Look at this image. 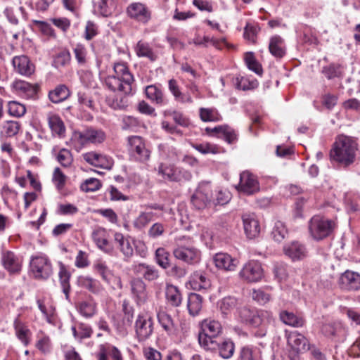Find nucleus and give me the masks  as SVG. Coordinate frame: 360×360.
<instances>
[{
	"label": "nucleus",
	"instance_id": "1",
	"mask_svg": "<svg viewBox=\"0 0 360 360\" xmlns=\"http://www.w3.org/2000/svg\"><path fill=\"white\" fill-rule=\"evenodd\" d=\"M330 162L339 167L347 169L360 161L358 139L345 134L335 137L329 153Z\"/></svg>",
	"mask_w": 360,
	"mask_h": 360
},
{
	"label": "nucleus",
	"instance_id": "2",
	"mask_svg": "<svg viewBox=\"0 0 360 360\" xmlns=\"http://www.w3.org/2000/svg\"><path fill=\"white\" fill-rule=\"evenodd\" d=\"M236 318L241 323L258 328L259 330L255 333V336L257 338L264 337L267 332V327L274 322V316L271 311L255 310L247 306L237 309Z\"/></svg>",
	"mask_w": 360,
	"mask_h": 360
},
{
	"label": "nucleus",
	"instance_id": "3",
	"mask_svg": "<svg viewBox=\"0 0 360 360\" xmlns=\"http://www.w3.org/2000/svg\"><path fill=\"white\" fill-rule=\"evenodd\" d=\"M113 69L115 75L106 78V86L112 91H118L124 95L132 94L134 79L126 63H117L114 65Z\"/></svg>",
	"mask_w": 360,
	"mask_h": 360
},
{
	"label": "nucleus",
	"instance_id": "4",
	"mask_svg": "<svg viewBox=\"0 0 360 360\" xmlns=\"http://www.w3.org/2000/svg\"><path fill=\"white\" fill-rule=\"evenodd\" d=\"M213 191L210 182H200L191 197V203L198 210L209 207L214 202Z\"/></svg>",
	"mask_w": 360,
	"mask_h": 360
},
{
	"label": "nucleus",
	"instance_id": "5",
	"mask_svg": "<svg viewBox=\"0 0 360 360\" xmlns=\"http://www.w3.org/2000/svg\"><path fill=\"white\" fill-rule=\"evenodd\" d=\"M335 226L334 221L315 215L309 221V231L314 240H321L332 233Z\"/></svg>",
	"mask_w": 360,
	"mask_h": 360
},
{
	"label": "nucleus",
	"instance_id": "6",
	"mask_svg": "<svg viewBox=\"0 0 360 360\" xmlns=\"http://www.w3.org/2000/svg\"><path fill=\"white\" fill-rule=\"evenodd\" d=\"M129 154L131 160L139 162H146L150 157V150L146 147L143 139L139 136L128 138Z\"/></svg>",
	"mask_w": 360,
	"mask_h": 360
},
{
	"label": "nucleus",
	"instance_id": "7",
	"mask_svg": "<svg viewBox=\"0 0 360 360\" xmlns=\"http://www.w3.org/2000/svg\"><path fill=\"white\" fill-rule=\"evenodd\" d=\"M201 330L198 334V342L200 345L205 348V342L207 341H215V338L222 333V326L219 321L212 319H205L201 322Z\"/></svg>",
	"mask_w": 360,
	"mask_h": 360
},
{
	"label": "nucleus",
	"instance_id": "8",
	"mask_svg": "<svg viewBox=\"0 0 360 360\" xmlns=\"http://www.w3.org/2000/svg\"><path fill=\"white\" fill-rule=\"evenodd\" d=\"M173 255L176 259L188 264L193 265L200 261L201 252L193 245H178L173 250Z\"/></svg>",
	"mask_w": 360,
	"mask_h": 360
},
{
	"label": "nucleus",
	"instance_id": "9",
	"mask_svg": "<svg viewBox=\"0 0 360 360\" xmlns=\"http://www.w3.org/2000/svg\"><path fill=\"white\" fill-rule=\"evenodd\" d=\"M30 269L37 278L46 279L53 272L49 259L44 256L33 257L30 261Z\"/></svg>",
	"mask_w": 360,
	"mask_h": 360
},
{
	"label": "nucleus",
	"instance_id": "10",
	"mask_svg": "<svg viewBox=\"0 0 360 360\" xmlns=\"http://www.w3.org/2000/svg\"><path fill=\"white\" fill-rule=\"evenodd\" d=\"M239 276L241 279L248 283L260 281L264 276L261 264L253 260L248 262L240 271Z\"/></svg>",
	"mask_w": 360,
	"mask_h": 360
},
{
	"label": "nucleus",
	"instance_id": "11",
	"mask_svg": "<svg viewBox=\"0 0 360 360\" xmlns=\"http://www.w3.org/2000/svg\"><path fill=\"white\" fill-rule=\"evenodd\" d=\"M205 345V349L212 352L218 351L219 356L225 359H230L235 351V345L229 339L210 341V343L206 341Z\"/></svg>",
	"mask_w": 360,
	"mask_h": 360
},
{
	"label": "nucleus",
	"instance_id": "12",
	"mask_svg": "<svg viewBox=\"0 0 360 360\" xmlns=\"http://www.w3.org/2000/svg\"><path fill=\"white\" fill-rule=\"evenodd\" d=\"M135 330L139 341L147 340L153 332L152 318L148 314H139L135 322Z\"/></svg>",
	"mask_w": 360,
	"mask_h": 360
},
{
	"label": "nucleus",
	"instance_id": "13",
	"mask_svg": "<svg viewBox=\"0 0 360 360\" xmlns=\"http://www.w3.org/2000/svg\"><path fill=\"white\" fill-rule=\"evenodd\" d=\"M94 270L102 277L103 280L109 284L113 289H122L121 278L115 276L107 266L105 262L97 261L94 264Z\"/></svg>",
	"mask_w": 360,
	"mask_h": 360
},
{
	"label": "nucleus",
	"instance_id": "14",
	"mask_svg": "<svg viewBox=\"0 0 360 360\" xmlns=\"http://www.w3.org/2000/svg\"><path fill=\"white\" fill-rule=\"evenodd\" d=\"M237 189L246 195H253L259 191V184L255 175L245 171L240 174V182Z\"/></svg>",
	"mask_w": 360,
	"mask_h": 360
},
{
	"label": "nucleus",
	"instance_id": "15",
	"mask_svg": "<svg viewBox=\"0 0 360 360\" xmlns=\"http://www.w3.org/2000/svg\"><path fill=\"white\" fill-rule=\"evenodd\" d=\"M285 337L288 345L297 353H303L309 350L310 345L308 340L298 332L292 331L288 333L285 330Z\"/></svg>",
	"mask_w": 360,
	"mask_h": 360
},
{
	"label": "nucleus",
	"instance_id": "16",
	"mask_svg": "<svg viewBox=\"0 0 360 360\" xmlns=\"http://www.w3.org/2000/svg\"><path fill=\"white\" fill-rule=\"evenodd\" d=\"M338 284L341 289L348 291L360 289V274L347 270L339 278Z\"/></svg>",
	"mask_w": 360,
	"mask_h": 360
},
{
	"label": "nucleus",
	"instance_id": "17",
	"mask_svg": "<svg viewBox=\"0 0 360 360\" xmlns=\"http://www.w3.org/2000/svg\"><path fill=\"white\" fill-rule=\"evenodd\" d=\"M213 262L218 269L225 271H234L239 264L238 259L224 252L215 254L213 257Z\"/></svg>",
	"mask_w": 360,
	"mask_h": 360
},
{
	"label": "nucleus",
	"instance_id": "18",
	"mask_svg": "<svg viewBox=\"0 0 360 360\" xmlns=\"http://www.w3.org/2000/svg\"><path fill=\"white\" fill-rule=\"evenodd\" d=\"M283 252L292 261L304 259L308 254L306 246L299 241H292L285 245Z\"/></svg>",
	"mask_w": 360,
	"mask_h": 360
},
{
	"label": "nucleus",
	"instance_id": "19",
	"mask_svg": "<svg viewBox=\"0 0 360 360\" xmlns=\"http://www.w3.org/2000/svg\"><path fill=\"white\" fill-rule=\"evenodd\" d=\"M131 291L134 299L138 305L146 303L148 300L146 286L141 278H133L131 282Z\"/></svg>",
	"mask_w": 360,
	"mask_h": 360
},
{
	"label": "nucleus",
	"instance_id": "20",
	"mask_svg": "<svg viewBox=\"0 0 360 360\" xmlns=\"http://www.w3.org/2000/svg\"><path fill=\"white\" fill-rule=\"evenodd\" d=\"M245 233L250 239L256 238L260 232L258 219L254 214H245L242 217Z\"/></svg>",
	"mask_w": 360,
	"mask_h": 360
},
{
	"label": "nucleus",
	"instance_id": "21",
	"mask_svg": "<svg viewBox=\"0 0 360 360\" xmlns=\"http://www.w3.org/2000/svg\"><path fill=\"white\" fill-rule=\"evenodd\" d=\"M84 159L90 165L100 168L110 169L112 167V160L105 155L96 152H89L84 155Z\"/></svg>",
	"mask_w": 360,
	"mask_h": 360
},
{
	"label": "nucleus",
	"instance_id": "22",
	"mask_svg": "<svg viewBox=\"0 0 360 360\" xmlns=\"http://www.w3.org/2000/svg\"><path fill=\"white\" fill-rule=\"evenodd\" d=\"M124 360L121 351L115 346L110 344H103L99 345V350L97 354L98 360Z\"/></svg>",
	"mask_w": 360,
	"mask_h": 360
},
{
	"label": "nucleus",
	"instance_id": "23",
	"mask_svg": "<svg viewBox=\"0 0 360 360\" xmlns=\"http://www.w3.org/2000/svg\"><path fill=\"white\" fill-rule=\"evenodd\" d=\"M1 259L4 268L11 274H18L20 271L22 262L13 252H4Z\"/></svg>",
	"mask_w": 360,
	"mask_h": 360
},
{
	"label": "nucleus",
	"instance_id": "24",
	"mask_svg": "<svg viewBox=\"0 0 360 360\" xmlns=\"http://www.w3.org/2000/svg\"><path fill=\"white\" fill-rule=\"evenodd\" d=\"M12 64L15 70L22 75L30 76L34 71V65L31 63L30 59L26 56L14 57Z\"/></svg>",
	"mask_w": 360,
	"mask_h": 360
},
{
	"label": "nucleus",
	"instance_id": "25",
	"mask_svg": "<svg viewBox=\"0 0 360 360\" xmlns=\"http://www.w3.org/2000/svg\"><path fill=\"white\" fill-rule=\"evenodd\" d=\"M127 13L131 18L140 22H146L150 18V12L145 5L141 3H133L127 8Z\"/></svg>",
	"mask_w": 360,
	"mask_h": 360
},
{
	"label": "nucleus",
	"instance_id": "26",
	"mask_svg": "<svg viewBox=\"0 0 360 360\" xmlns=\"http://www.w3.org/2000/svg\"><path fill=\"white\" fill-rule=\"evenodd\" d=\"M79 138L84 142L101 143L105 140V134L101 129L90 127L81 132Z\"/></svg>",
	"mask_w": 360,
	"mask_h": 360
},
{
	"label": "nucleus",
	"instance_id": "27",
	"mask_svg": "<svg viewBox=\"0 0 360 360\" xmlns=\"http://www.w3.org/2000/svg\"><path fill=\"white\" fill-rule=\"evenodd\" d=\"M134 271L136 274L141 275L148 281H155L160 276L159 271L155 266L145 263H140L136 265Z\"/></svg>",
	"mask_w": 360,
	"mask_h": 360
},
{
	"label": "nucleus",
	"instance_id": "28",
	"mask_svg": "<svg viewBox=\"0 0 360 360\" xmlns=\"http://www.w3.org/2000/svg\"><path fill=\"white\" fill-rule=\"evenodd\" d=\"M115 242L117 248L123 254L124 260L127 261L131 258L134 253V249L129 240L125 238L121 233H115L114 235Z\"/></svg>",
	"mask_w": 360,
	"mask_h": 360
},
{
	"label": "nucleus",
	"instance_id": "29",
	"mask_svg": "<svg viewBox=\"0 0 360 360\" xmlns=\"http://www.w3.org/2000/svg\"><path fill=\"white\" fill-rule=\"evenodd\" d=\"M13 327L18 340L27 347L30 343V336L32 335L30 330L20 320L19 316L14 320Z\"/></svg>",
	"mask_w": 360,
	"mask_h": 360
},
{
	"label": "nucleus",
	"instance_id": "30",
	"mask_svg": "<svg viewBox=\"0 0 360 360\" xmlns=\"http://www.w3.org/2000/svg\"><path fill=\"white\" fill-rule=\"evenodd\" d=\"M269 50L274 57L283 58L286 53L284 40L278 35L273 36L270 39Z\"/></svg>",
	"mask_w": 360,
	"mask_h": 360
},
{
	"label": "nucleus",
	"instance_id": "31",
	"mask_svg": "<svg viewBox=\"0 0 360 360\" xmlns=\"http://www.w3.org/2000/svg\"><path fill=\"white\" fill-rule=\"evenodd\" d=\"M115 0H98L94 4V12L103 17L110 16L115 9Z\"/></svg>",
	"mask_w": 360,
	"mask_h": 360
},
{
	"label": "nucleus",
	"instance_id": "32",
	"mask_svg": "<svg viewBox=\"0 0 360 360\" xmlns=\"http://www.w3.org/2000/svg\"><path fill=\"white\" fill-rule=\"evenodd\" d=\"M60 270L58 272V276L60 280V284L62 288L63 292L65 295L66 300H69L70 292V279L71 274L66 269L65 266L62 263L59 262Z\"/></svg>",
	"mask_w": 360,
	"mask_h": 360
},
{
	"label": "nucleus",
	"instance_id": "33",
	"mask_svg": "<svg viewBox=\"0 0 360 360\" xmlns=\"http://www.w3.org/2000/svg\"><path fill=\"white\" fill-rule=\"evenodd\" d=\"M70 96L69 89L65 84L58 85L53 90L49 93V98L52 103H59L66 99Z\"/></svg>",
	"mask_w": 360,
	"mask_h": 360
},
{
	"label": "nucleus",
	"instance_id": "34",
	"mask_svg": "<svg viewBox=\"0 0 360 360\" xmlns=\"http://www.w3.org/2000/svg\"><path fill=\"white\" fill-rule=\"evenodd\" d=\"M145 94L147 98L157 105H162L167 103L162 90L155 85L147 86Z\"/></svg>",
	"mask_w": 360,
	"mask_h": 360
},
{
	"label": "nucleus",
	"instance_id": "35",
	"mask_svg": "<svg viewBox=\"0 0 360 360\" xmlns=\"http://www.w3.org/2000/svg\"><path fill=\"white\" fill-rule=\"evenodd\" d=\"M218 304L224 317L229 315L233 309L240 307L239 300L231 296L224 297L218 302Z\"/></svg>",
	"mask_w": 360,
	"mask_h": 360
},
{
	"label": "nucleus",
	"instance_id": "36",
	"mask_svg": "<svg viewBox=\"0 0 360 360\" xmlns=\"http://www.w3.org/2000/svg\"><path fill=\"white\" fill-rule=\"evenodd\" d=\"M13 86L19 94L29 98H34L37 93V86L25 81H15Z\"/></svg>",
	"mask_w": 360,
	"mask_h": 360
},
{
	"label": "nucleus",
	"instance_id": "37",
	"mask_svg": "<svg viewBox=\"0 0 360 360\" xmlns=\"http://www.w3.org/2000/svg\"><path fill=\"white\" fill-rule=\"evenodd\" d=\"M203 298L197 293H190L188 297L187 307L190 315L195 316L199 314L202 307Z\"/></svg>",
	"mask_w": 360,
	"mask_h": 360
},
{
	"label": "nucleus",
	"instance_id": "38",
	"mask_svg": "<svg viewBox=\"0 0 360 360\" xmlns=\"http://www.w3.org/2000/svg\"><path fill=\"white\" fill-rule=\"evenodd\" d=\"M77 283L79 287L85 288L94 294L98 293L101 290L99 281L89 276H79Z\"/></svg>",
	"mask_w": 360,
	"mask_h": 360
},
{
	"label": "nucleus",
	"instance_id": "39",
	"mask_svg": "<svg viewBox=\"0 0 360 360\" xmlns=\"http://www.w3.org/2000/svg\"><path fill=\"white\" fill-rule=\"evenodd\" d=\"M48 124L53 135H56L59 137H63L65 136V127L63 120L58 115H49L48 117Z\"/></svg>",
	"mask_w": 360,
	"mask_h": 360
},
{
	"label": "nucleus",
	"instance_id": "40",
	"mask_svg": "<svg viewBox=\"0 0 360 360\" xmlns=\"http://www.w3.org/2000/svg\"><path fill=\"white\" fill-rule=\"evenodd\" d=\"M279 316L283 323L295 328L302 327L305 323V320L302 316H298L288 311H282Z\"/></svg>",
	"mask_w": 360,
	"mask_h": 360
},
{
	"label": "nucleus",
	"instance_id": "41",
	"mask_svg": "<svg viewBox=\"0 0 360 360\" xmlns=\"http://www.w3.org/2000/svg\"><path fill=\"white\" fill-rule=\"evenodd\" d=\"M165 295L167 302L172 306L179 307L181 304V294L176 286L172 284L167 285Z\"/></svg>",
	"mask_w": 360,
	"mask_h": 360
},
{
	"label": "nucleus",
	"instance_id": "42",
	"mask_svg": "<svg viewBox=\"0 0 360 360\" xmlns=\"http://www.w3.org/2000/svg\"><path fill=\"white\" fill-rule=\"evenodd\" d=\"M157 316L160 324L166 332L173 333L176 331V324L172 317L166 311H159Z\"/></svg>",
	"mask_w": 360,
	"mask_h": 360
},
{
	"label": "nucleus",
	"instance_id": "43",
	"mask_svg": "<svg viewBox=\"0 0 360 360\" xmlns=\"http://www.w3.org/2000/svg\"><path fill=\"white\" fill-rule=\"evenodd\" d=\"M155 214L153 212H141L134 220L133 226L137 230H143L153 220Z\"/></svg>",
	"mask_w": 360,
	"mask_h": 360
},
{
	"label": "nucleus",
	"instance_id": "44",
	"mask_svg": "<svg viewBox=\"0 0 360 360\" xmlns=\"http://www.w3.org/2000/svg\"><path fill=\"white\" fill-rule=\"evenodd\" d=\"M135 51L139 57H146L151 61H155L157 58V56L154 53L150 45L142 41L137 43Z\"/></svg>",
	"mask_w": 360,
	"mask_h": 360
},
{
	"label": "nucleus",
	"instance_id": "45",
	"mask_svg": "<svg viewBox=\"0 0 360 360\" xmlns=\"http://www.w3.org/2000/svg\"><path fill=\"white\" fill-rule=\"evenodd\" d=\"M77 309L82 316L91 318L96 312V304L92 300L82 301L79 303Z\"/></svg>",
	"mask_w": 360,
	"mask_h": 360
},
{
	"label": "nucleus",
	"instance_id": "46",
	"mask_svg": "<svg viewBox=\"0 0 360 360\" xmlns=\"http://www.w3.org/2000/svg\"><path fill=\"white\" fill-rule=\"evenodd\" d=\"M155 257L156 263L163 269H167L170 266V254L165 248H158L155 251Z\"/></svg>",
	"mask_w": 360,
	"mask_h": 360
},
{
	"label": "nucleus",
	"instance_id": "47",
	"mask_svg": "<svg viewBox=\"0 0 360 360\" xmlns=\"http://www.w3.org/2000/svg\"><path fill=\"white\" fill-rule=\"evenodd\" d=\"M158 174L161 175L166 180L175 181L176 179V167L161 163L158 166Z\"/></svg>",
	"mask_w": 360,
	"mask_h": 360
},
{
	"label": "nucleus",
	"instance_id": "48",
	"mask_svg": "<svg viewBox=\"0 0 360 360\" xmlns=\"http://www.w3.org/2000/svg\"><path fill=\"white\" fill-rule=\"evenodd\" d=\"M191 146L192 148L198 150L202 155L207 154H217L219 153V147L217 145L205 142L202 143H191Z\"/></svg>",
	"mask_w": 360,
	"mask_h": 360
},
{
	"label": "nucleus",
	"instance_id": "49",
	"mask_svg": "<svg viewBox=\"0 0 360 360\" xmlns=\"http://www.w3.org/2000/svg\"><path fill=\"white\" fill-rule=\"evenodd\" d=\"M70 60L71 55L70 51L67 49H64L55 56L53 61V65L56 68L65 67L70 64Z\"/></svg>",
	"mask_w": 360,
	"mask_h": 360
},
{
	"label": "nucleus",
	"instance_id": "50",
	"mask_svg": "<svg viewBox=\"0 0 360 360\" xmlns=\"http://www.w3.org/2000/svg\"><path fill=\"white\" fill-rule=\"evenodd\" d=\"M235 86L236 88L239 90H252L258 86V82L256 79L250 80L248 78L244 77H236Z\"/></svg>",
	"mask_w": 360,
	"mask_h": 360
},
{
	"label": "nucleus",
	"instance_id": "51",
	"mask_svg": "<svg viewBox=\"0 0 360 360\" xmlns=\"http://www.w3.org/2000/svg\"><path fill=\"white\" fill-rule=\"evenodd\" d=\"M200 117L203 122H218L221 120V116L214 108L200 109Z\"/></svg>",
	"mask_w": 360,
	"mask_h": 360
},
{
	"label": "nucleus",
	"instance_id": "52",
	"mask_svg": "<svg viewBox=\"0 0 360 360\" xmlns=\"http://www.w3.org/2000/svg\"><path fill=\"white\" fill-rule=\"evenodd\" d=\"M238 360H261V357L257 350L250 346H244L240 350Z\"/></svg>",
	"mask_w": 360,
	"mask_h": 360
},
{
	"label": "nucleus",
	"instance_id": "53",
	"mask_svg": "<svg viewBox=\"0 0 360 360\" xmlns=\"http://www.w3.org/2000/svg\"><path fill=\"white\" fill-rule=\"evenodd\" d=\"M271 235L276 241H282L288 235V230L285 224L281 221H277L274 224Z\"/></svg>",
	"mask_w": 360,
	"mask_h": 360
},
{
	"label": "nucleus",
	"instance_id": "54",
	"mask_svg": "<svg viewBox=\"0 0 360 360\" xmlns=\"http://www.w3.org/2000/svg\"><path fill=\"white\" fill-rule=\"evenodd\" d=\"M101 231H94L92 233L93 239L100 249L107 253H110L112 252V248L106 238L101 237Z\"/></svg>",
	"mask_w": 360,
	"mask_h": 360
},
{
	"label": "nucleus",
	"instance_id": "55",
	"mask_svg": "<svg viewBox=\"0 0 360 360\" xmlns=\"http://www.w3.org/2000/svg\"><path fill=\"white\" fill-rule=\"evenodd\" d=\"M8 113L14 117H20L26 112L25 106L17 101H10L8 104Z\"/></svg>",
	"mask_w": 360,
	"mask_h": 360
},
{
	"label": "nucleus",
	"instance_id": "56",
	"mask_svg": "<svg viewBox=\"0 0 360 360\" xmlns=\"http://www.w3.org/2000/svg\"><path fill=\"white\" fill-rule=\"evenodd\" d=\"M245 60L248 68L258 75L262 73V68L261 65L256 60L253 53H246L245 56Z\"/></svg>",
	"mask_w": 360,
	"mask_h": 360
},
{
	"label": "nucleus",
	"instance_id": "57",
	"mask_svg": "<svg viewBox=\"0 0 360 360\" xmlns=\"http://www.w3.org/2000/svg\"><path fill=\"white\" fill-rule=\"evenodd\" d=\"M40 334L41 336H39V334L38 335L39 340L36 343V347L42 353L49 352L51 348V340L48 335L42 332Z\"/></svg>",
	"mask_w": 360,
	"mask_h": 360
},
{
	"label": "nucleus",
	"instance_id": "58",
	"mask_svg": "<svg viewBox=\"0 0 360 360\" xmlns=\"http://www.w3.org/2000/svg\"><path fill=\"white\" fill-rule=\"evenodd\" d=\"M57 160L63 167L70 166L73 161L71 152L68 149L62 148L57 155Z\"/></svg>",
	"mask_w": 360,
	"mask_h": 360
},
{
	"label": "nucleus",
	"instance_id": "59",
	"mask_svg": "<svg viewBox=\"0 0 360 360\" xmlns=\"http://www.w3.org/2000/svg\"><path fill=\"white\" fill-rule=\"evenodd\" d=\"M101 187V181L96 178L86 179L80 186L81 189L86 193L98 191Z\"/></svg>",
	"mask_w": 360,
	"mask_h": 360
},
{
	"label": "nucleus",
	"instance_id": "60",
	"mask_svg": "<svg viewBox=\"0 0 360 360\" xmlns=\"http://www.w3.org/2000/svg\"><path fill=\"white\" fill-rule=\"evenodd\" d=\"M231 198V195L227 190L219 189L216 192L215 198L212 204L217 205H224L227 204Z\"/></svg>",
	"mask_w": 360,
	"mask_h": 360
},
{
	"label": "nucleus",
	"instance_id": "61",
	"mask_svg": "<svg viewBox=\"0 0 360 360\" xmlns=\"http://www.w3.org/2000/svg\"><path fill=\"white\" fill-rule=\"evenodd\" d=\"M5 134L8 137L16 135L20 128V124L17 121H6L3 127Z\"/></svg>",
	"mask_w": 360,
	"mask_h": 360
},
{
	"label": "nucleus",
	"instance_id": "62",
	"mask_svg": "<svg viewBox=\"0 0 360 360\" xmlns=\"http://www.w3.org/2000/svg\"><path fill=\"white\" fill-rule=\"evenodd\" d=\"M122 310L124 314L123 323L124 325L130 326L134 319V309L129 306L128 301L124 300L122 303Z\"/></svg>",
	"mask_w": 360,
	"mask_h": 360
},
{
	"label": "nucleus",
	"instance_id": "63",
	"mask_svg": "<svg viewBox=\"0 0 360 360\" xmlns=\"http://www.w3.org/2000/svg\"><path fill=\"white\" fill-rule=\"evenodd\" d=\"M75 58L80 65H84L86 63V49L81 44H77L74 48Z\"/></svg>",
	"mask_w": 360,
	"mask_h": 360
},
{
	"label": "nucleus",
	"instance_id": "64",
	"mask_svg": "<svg viewBox=\"0 0 360 360\" xmlns=\"http://www.w3.org/2000/svg\"><path fill=\"white\" fill-rule=\"evenodd\" d=\"M341 329L340 324L335 323H325L321 327L322 333L327 337H333L338 335Z\"/></svg>",
	"mask_w": 360,
	"mask_h": 360
}]
</instances>
